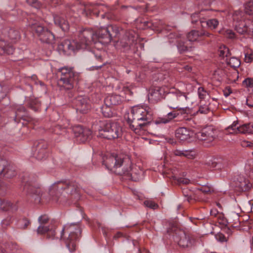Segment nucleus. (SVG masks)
Here are the masks:
<instances>
[{
    "label": "nucleus",
    "instance_id": "f257e3e1",
    "mask_svg": "<svg viewBox=\"0 0 253 253\" xmlns=\"http://www.w3.org/2000/svg\"><path fill=\"white\" fill-rule=\"evenodd\" d=\"M152 115L150 108L144 106H133L126 118L129 128L136 134H143L147 130Z\"/></svg>",
    "mask_w": 253,
    "mask_h": 253
},
{
    "label": "nucleus",
    "instance_id": "f03ea898",
    "mask_svg": "<svg viewBox=\"0 0 253 253\" xmlns=\"http://www.w3.org/2000/svg\"><path fill=\"white\" fill-rule=\"evenodd\" d=\"M50 194L59 198L66 195H70L72 199L78 201L81 197L80 188L75 181H59L55 182L50 189Z\"/></svg>",
    "mask_w": 253,
    "mask_h": 253
},
{
    "label": "nucleus",
    "instance_id": "7ed1b4c3",
    "mask_svg": "<svg viewBox=\"0 0 253 253\" xmlns=\"http://www.w3.org/2000/svg\"><path fill=\"white\" fill-rule=\"evenodd\" d=\"M92 39V33L91 31L84 29L79 33L78 40H64L59 45V48L62 50L64 53H69L80 49H85L90 45V41Z\"/></svg>",
    "mask_w": 253,
    "mask_h": 253
},
{
    "label": "nucleus",
    "instance_id": "20e7f679",
    "mask_svg": "<svg viewBox=\"0 0 253 253\" xmlns=\"http://www.w3.org/2000/svg\"><path fill=\"white\" fill-rule=\"evenodd\" d=\"M60 78L58 84L61 90H70L80 79V73L76 72L72 67H63L58 69Z\"/></svg>",
    "mask_w": 253,
    "mask_h": 253
},
{
    "label": "nucleus",
    "instance_id": "39448f33",
    "mask_svg": "<svg viewBox=\"0 0 253 253\" xmlns=\"http://www.w3.org/2000/svg\"><path fill=\"white\" fill-rule=\"evenodd\" d=\"M81 233V230L79 224H66L63 227L61 238L64 240L67 247L70 252H74L76 248V241Z\"/></svg>",
    "mask_w": 253,
    "mask_h": 253
},
{
    "label": "nucleus",
    "instance_id": "423d86ee",
    "mask_svg": "<svg viewBox=\"0 0 253 253\" xmlns=\"http://www.w3.org/2000/svg\"><path fill=\"white\" fill-rule=\"evenodd\" d=\"M103 163L108 169L119 175L126 173L130 169L128 167H126V163L130 164L128 158H123L114 154L107 157Z\"/></svg>",
    "mask_w": 253,
    "mask_h": 253
},
{
    "label": "nucleus",
    "instance_id": "0eeeda50",
    "mask_svg": "<svg viewBox=\"0 0 253 253\" xmlns=\"http://www.w3.org/2000/svg\"><path fill=\"white\" fill-rule=\"evenodd\" d=\"M123 130L121 125L117 122H108L99 131V135L109 140L118 138L122 135Z\"/></svg>",
    "mask_w": 253,
    "mask_h": 253
},
{
    "label": "nucleus",
    "instance_id": "6e6552de",
    "mask_svg": "<svg viewBox=\"0 0 253 253\" xmlns=\"http://www.w3.org/2000/svg\"><path fill=\"white\" fill-rule=\"evenodd\" d=\"M165 98L168 106L175 109L187 101V96L186 93L178 89L173 88L166 95Z\"/></svg>",
    "mask_w": 253,
    "mask_h": 253
},
{
    "label": "nucleus",
    "instance_id": "1a4fd4ad",
    "mask_svg": "<svg viewBox=\"0 0 253 253\" xmlns=\"http://www.w3.org/2000/svg\"><path fill=\"white\" fill-rule=\"evenodd\" d=\"M175 231L174 240L180 247L183 248H190L195 244L196 239L194 235L182 230Z\"/></svg>",
    "mask_w": 253,
    "mask_h": 253
},
{
    "label": "nucleus",
    "instance_id": "9d476101",
    "mask_svg": "<svg viewBox=\"0 0 253 253\" xmlns=\"http://www.w3.org/2000/svg\"><path fill=\"white\" fill-rule=\"evenodd\" d=\"M216 136V130L213 126H209L203 128L197 133V138L203 141V144L209 146L214 141Z\"/></svg>",
    "mask_w": 253,
    "mask_h": 253
},
{
    "label": "nucleus",
    "instance_id": "9b49d317",
    "mask_svg": "<svg viewBox=\"0 0 253 253\" xmlns=\"http://www.w3.org/2000/svg\"><path fill=\"white\" fill-rule=\"evenodd\" d=\"M88 30L92 33V39L90 41V44L92 42H96L97 41L103 44H107L111 42L113 38V34L110 33L107 27L100 28L96 33H94L92 30Z\"/></svg>",
    "mask_w": 253,
    "mask_h": 253
},
{
    "label": "nucleus",
    "instance_id": "f8f14e48",
    "mask_svg": "<svg viewBox=\"0 0 253 253\" xmlns=\"http://www.w3.org/2000/svg\"><path fill=\"white\" fill-rule=\"evenodd\" d=\"M136 39L137 37L133 35L132 32H128L122 40V46L126 50L130 49L133 53H135L138 48Z\"/></svg>",
    "mask_w": 253,
    "mask_h": 253
},
{
    "label": "nucleus",
    "instance_id": "ddd939ff",
    "mask_svg": "<svg viewBox=\"0 0 253 253\" xmlns=\"http://www.w3.org/2000/svg\"><path fill=\"white\" fill-rule=\"evenodd\" d=\"M235 27L236 31L240 34L248 36L253 35V21L251 19L235 24Z\"/></svg>",
    "mask_w": 253,
    "mask_h": 253
},
{
    "label": "nucleus",
    "instance_id": "4468645a",
    "mask_svg": "<svg viewBox=\"0 0 253 253\" xmlns=\"http://www.w3.org/2000/svg\"><path fill=\"white\" fill-rule=\"evenodd\" d=\"M0 175L7 178H10L16 175V171L13 167L9 165L8 162L0 159Z\"/></svg>",
    "mask_w": 253,
    "mask_h": 253
},
{
    "label": "nucleus",
    "instance_id": "2eb2a0df",
    "mask_svg": "<svg viewBox=\"0 0 253 253\" xmlns=\"http://www.w3.org/2000/svg\"><path fill=\"white\" fill-rule=\"evenodd\" d=\"M35 150L34 155L38 160H42L47 156L46 148L47 144L46 141L41 140L35 144Z\"/></svg>",
    "mask_w": 253,
    "mask_h": 253
},
{
    "label": "nucleus",
    "instance_id": "dca6fc26",
    "mask_svg": "<svg viewBox=\"0 0 253 253\" xmlns=\"http://www.w3.org/2000/svg\"><path fill=\"white\" fill-rule=\"evenodd\" d=\"M165 88L159 86H155L149 90V100L153 102H157L166 97Z\"/></svg>",
    "mask_w": 253,
    "mask_h": 253
},
{
    "label": "nucleus",
    "instance_id": "f3484780",
    "mask_svg": "<svg viewBox=\"0 0 253 253\" xmlns=\"http://www.w3.org/2000/svg\"><path fill=\"white\" fill-rule=\"evenodd\" d=\"M75 103L77 111L83 114L87 113L90 108L89 100L85 97L78 96L76 98Z\"/></svg>",
    "mask_w": 253,
    "mask_h": 253
},
{
    "label": "nucleus",
    "instance_id": "a211bd4d",
    "mask_svg": "<svg viewBox=\"0 0 253 253\" xmlns=\"http://www.w3.org/2000/svg\"><path fill=\"white\" fill-rule=\"evenodd\" d=\"M73 130L76 137L82 142H84L90 139L91 131L89 129L83 128L81 126H77L74 127Z\"/></svg>",
    "mask_w": 253,
    "mask_h": 253
},
{
    "label": "nucleus",
    "instance_id": "6ab92c4d",
    "mask_svg": "<svg viewBox=\"0 0 253 253\" xmlns=\"http://www.w3.org/2000/svg\"><path fill=\"white\" fill-rule=\"evenodd\" d=\"M141 24L142 29L152 28L153 30L162 31L164 30H168V27L166 26L164 23L161 20H156L155 21H144Z\"/></svg>",
    "mask_w": 253,
    "mask_h": 253
},
{
    "label": "nucleus",
    "instance_id": "aec40b11",
    "mask_svg": "<svg viewBox=\"0 0 253 253\" xmlns=\"http://www.w3.org/2000/svg\"><path fill=\"white\" fill-rule=\"evenodd\" d=\"M36 231L37 234L39 235H43L46 233V238L48 239H54L56 235L54 226L50 227L45 225H40Z\"/></svg>",
    "mask_w": 253,
    "mask_h": 253
},
{
    "label": "nucleus",
    "instance_id": "412c9836",
    "mask_svg": "<svg viewBox=\"0 0 253 253\" xmlns=\"http://www.w3.org/2000/svg\"><path fill=\"white\" fill-rule=\"evenodd\" d=\"M104 8L102 5L99 4H89L84 6V13L86 16L94 15L98 17L100 11H104Z\"/></svg>",
    "mask_w": 253,
    "mask_h": 253
},
{
    "label": "nucleus",
    "instance_id": "4be33fe9",
    "mask_svg": "<svg viewBox=\"0 0 253 253\" xmlns=\"http://www.w3.org/2000/svg\"><path fill=\"white\" fill-rule=\"evenodd\" d=\"M193 134L191 130L184 127H179L175 131V137L180 141H185L190 139Z\"/></svg>",
    "mask_w": 253,
    "mask_h": 253
},
{
    "label": "nucleus",
    "instance_id": "5701e85b",
    "mask_svg": "<svg viewBox=\"0 0 253 253\" xmlns=\"http://www.w3.org/2000/svg\"><path fill=\"white\" fill-rule=\"evenodd\" d=\"M26 109L23 105H19L16 107L15 117L14 120L17 123H20L21 120L25 122H29L30 118L27 115Z\"/></svg>",
    "mask_w": 253,
    "mask_h": 253
},
{
    "label": "nucleus",
    "instance_id": "b1692460",
    "mask_svg": "<svg viewBox=\"0 0 253 253\" xmlns=\"http://www.w3.org/2000/svg\"><path fill=\"white\" fill-rule=\"evenodd\" d=\"M24 190L27 192V194L32 197L35 201L40 202L41 192L40 188L27 183L24 186Z\"/></svg>",
    "mask_w": 253,
    "mask_h": 253
},
{
    "label": "nucleus",
    "instance_id": "393cba45",
    "mask_svg": "<svg viewBox=\"0 0 253 253\" xmlns=\"http://www.w3.org/2000/svg\"><path fill=\"white\" fill-rule=\"evenodd\" d=\"M211 170L220 169L228 166V163L226 160L222 159H214L206 163Z\"/></svg>",
    "mask_w": 253,
    "mask_h": 253
},
{
    "label": "nucleus",
    "instance_id": "a878e982",
    "mask_svg": "<svg viewBox=\"0 0 253 253\" xmlns=\"http://www.w3.org/2000/svg\"><path fill=\"white\" fill-rule=\"evenodd\" d=\"M204 36L210 37L212 35L205 31L192 30L188 34L187 39L190 42H195L200 40L202 37Z\"/></svg>",
    "mask_w": 253,
    "mask_h": 253
},
{
    "label": "nucleus",
    "instance_id": "bb28decb",
    "mask_svg": "<svg viewBox=\"0 0 253 253\" xmlns=\"http://www.w3.org/2000/svg\"><path fill=\"white\" fill-rule=\"evenodd\" d=\"M121 102V96L117 94L109 95L104 99L105 105L112 107L120 104Z\"/></svg>",
    "mask_w": 253,
    "mask_h": 253
},
{
    "label": "nucleus",
    "instance_id": "cd10ccee",
    "mask_svg": "<svg viewBox=\"0 0 253 253\" xmlns=\"http://www.w3.org/2000/svg\"><path fill=\"white\" fill-rule=\"evenodd\" d=\"M176 113V121H183V120H190L191 118H189L188 116V108L185 107H178L177 108H175Z\"/></svg>",
    "mask_w": 253,
    "mask_h": 253
},
{
    "label": "nucleus",
    "instance_id": "c85d7f7f",
    "mask_svg": "<svg viewBox=\"0 0 253 253\" xmlns=\"http://www.w3.org/2000/svg\"><path fill=\"white\" fill-rule=\"evenodd\" d=\"M14 49L12 45L8 43L3 40H0V54H11Z\"/></svg>",
    "mask_w": 253,
    "mask_h": 253
},
{
    "label": "nucleus",
    "instance_id": "c756f323",
    "mask_svg": "<svg viewBox=\"0 0 253 253\" xmlns=\"http://www.w3.org/2000/svg\"><path fill=\"white\" fill-rule=\"evenodd\" d=\"M29 27L33 32H34L37 35L39 38H40L41 35H42V33L47 30L37 21L30 23Z\"/></svg>",
    "mask_w": 253,
    "mask_h": 253
},
{
    "label": "nucleus",
    "instance_id": "7c9ffc66",
    "mask_svg": "<svg viewBox=\"0 0 253 253\" xmlns=\"http://www.w3.org/2000/svg\"><path fill=\"white\" fill-rule=\"evenodd\" d=\"M54 20L55 24L60 27L63 31H66L69 30V24L63 17L56 15L54 17Z\"/></svg>",
    "mask_w": 253,
    "mask_h": 253
},
{
    "label": "nucleus",
    "instance_id": "2f4dec72",
    "mask_svg": "<svg viewBox=\"0 0 253 253\" xmlns=\"http://www.w3.org/2000/svg\"><path fill=\"white\" fill-rule=\"evenodd\" d=\"M199 22L203 28L208 27L211 29H216L219 24L218 21L216 19L214 18L206 21L202 20L201 18H200Z\"/></svg>",
    "mask_w": 253,
    "mask_h": 253
},
{
    "label": "nucleus",
    "instance_id": "473e14b6",
    "mask_svg": "<svg viewBox=\"0 0 253 253\" xmlns=\"http://www.w3.org/2000/svg\"><path fill=\"white\" fill-rule=\"evenodd\" d=\"M174 119H176V113L175 111H173L169 113L166 116H164V117H160L157 118L155 121V123L156 124H167L170 122Z\"/></svg>",
    "mask_w": 253,
    "mask_h": 253
},
{
    "label": "nucleus",
    "instance_id": "72a5a7b5",
    "mask_svg": "<svg viewBox=\"0 0 253 253\" xmlns=\"http://www.w3.org/2000/svg\"><path fill=\"white\" fill-rule=\"evenodd\" d=\"M248 14L246 12H243L240 10H237L234 11L233 14V19L235 24H238L243 22L244 20L249 19L247 18Z\"/></svg>",
    "mask_w": 253,
    "mask_h": 253
},
{
    "label": "nucleus",
    "instance_id": "f704fd0d",
    "mask_svg": "<svg viewBox=\"0 0 253 253\" xmlns=\"http://www.w3.org/2000/svg\"><path fill=\"white\" fill-rule=\"evenodd\" d=\"M40 40L46 43H52L54 40V36L48 29L46 30L42 35H41Z\"/></svg>",
    "mask_w": 253,
    "mask_h": 253
},
{
    "label": "nucleus",
    "instance_id": "c9c22d12",
    "mask_svg": "<svg viewBox=\"0 0 253 253\" xmlns=\"http://www.w3.org/2000/svg\"><path fill=\"white\" fill-rule=\"evenodd\" d=\"M7 36L11 41V42H16L18 41L21 38L20 32L13 28H11L8 31Z\"/></svg>",
    "mask_w": 253,
    "mask_h": 253
},
{
    "label": "nucleus",
    "instance_id": "e433bc0d",
    "mask_svg": "<svg viewBox=\"0 0 253 253\" xmlns=\"http://www.w3.org/2000/svg\"><path fill=\"white\" fill-rule=\"evenodd\" d=\"M131 162H130V164L126 163V167H128L130 168L129 171L124 174L126 175H130L131 177V179L134 181H136L139 179V177H140V175L142 173V171H140L138 173H136L134 171V169H131Z\"/></svg>",
    "mask_w": 253,
    "mask_h": 253
},
{
    "label": "nucleus",
    "instance_id": "4c0bfd02",
    "mask_svg": "<svg viewBox=\"0 0 253 253\" xmlns=\"http://www.w3.org/2000/svg\"><path fill=\"white\" fill-rule=\"evenodd\" d=\"M240 133L253 134V123L244 124L240 126Z\"/></svg>",
    "mask_w": 253,
    "mask_h": 253
},
{
    "label": "nucleus",
    "instance_id": "58836bf2",
    "mask_svg": "<svg viewBox=\"0 0 253 253\" xmlns=\"http://www.w3.org/2000/svg\"><path fill=\"white\" fill-rule=\"evenodd\" d=\"M236 183V186L238 187L242 191L246 190L249 187L248 180H246L244 177H240Z\"/></svg>",
    "mask_w": 253,
    "mask_h": 253
},
{
    "label": "nucleus",
    "instance_id": "ea45409f",
    "mask_svg": "<svg viewBox=\"0 0 253 253\" xmlns=\"http://www.w3.org/2000/svg\"><path fill=\"white\" fill-rule=\"evenodd\" d=\"M28 104L29 107L35 111H38L41 106V102L36 98L29 99Z\"/></svg>",
    "mask_w": 253,
    "mask_h": 253
},
{
    "label": "nucleus",
    "instance_id": "a19ab883",
    "mask_svg": "<svg viewBox=\"0 0 253 253\" xmlns=\"http://www.w3.org/2000/svg\"><path fill=\"white\" fill-rule=\"evenodd\" d=\"M218 55L223 59H227L231 55L229 48L225 45H221L218 49Z\"/></svg>",
    "mask_w": 253,
    "mask_h": 253
},
{
    "label": "nucleus",
    "instance_id": "79ce46f5",
    "mask_svg": "<svg viewBox=\"0 0 253 253\" xmlns=\"http://www.w3.org/2000/svg\"><path fill=\"white\" fill-rule=\"evenodd\" d=\"M226 63L233 68H238L240 65V60L234 57H228L225 59Z\"/></svg>",
    "mask_w": 253,
    "mask_h": 253
},
{
    "label": "nucleus",
    "instance_id": "37998d69",
    "mask_svg": "<svg viewBox=\"0 0 253 253\" xmlns=\"http://www.w3.org/2000/svg\"><path fill=\"white\" fill-rule=\"evenodd\" d=\"M176 42L177 48L180 53L188 51L191 48V47L188 46L186 42H183L181 40H177Z\"/></svg>",
    "mask_w": 253,
    "mask_h": 253
},
{
    "label": "nucleus",
    "instance_id": "c03bdc74",
    "mask_svg": "<svg viewBox=\"0 0 253 253\" xmlns=\"http://www.w3.org/2000/svg\"><path fill=\"white\" fill-rule=\"evenodd\" d=\"M173 153L176 156H183L188 159H193L194 157L191 152L187 150H180L177 149L174 151Z\"/></svg>",
    "mask_w": 253,
    "mask_h": 253
},
{
    "label": "nucleus",
    "instance_id": "a18cd8bd",
    "mask_svg": "<svg viewBox=\"0 0 253 253\" xmlns=\"http://www.w3.org/2000/svg\"><path fill=\"white\" fill-rule=\"evenodd\" d=\"M12 209V204L8 200L0 199V209L7 211Z\"/></svg>",
    "mask_w": 253,
    "mask_h": 253
},
{
    "label": "nucleus",
    "instance_id": "49530a36",
    "mask_svg": "<svg viewBox=\"0 0 253 253\" xmlns=\"http://www.w3.org/2000/svg\"><path fill=\"white\" fill-rule=\"evenodd\" d=\"M238 78L239 74L236 70H234L233 72H230L227 75V79L229 84L235 83Z\"/></svg>",
    "mask_w": 253,
    "mask_h": 253
},
{
    "label": "nucleus",
    "instance_id": "de8ad7c7",
    "mask_svg": "<svg viewBox=\"0 0 253 253\" xmlns=\"http://www.w3.org/2000/svg\"><path fill=\"white\" fill-rule=\"evenodd\" d=\"M112 108V107L107 106L105 104L102 107V113L105 117L110 118L113 116Z\"/></svg>",
    "mask_w": 253,
    "mask_h": 253
},
{
    "label": "nucleus",
    "instance_id": "09e8293b",
    "mask_svg": "<svg viewBox=\"0 0 253 253\" xmlns=\"http://www.w3.org/2000/svg\"><path fill=\"white\" fill-rule=\"evenodd\" d=\"M228 220L232 223V226L234 227H238L240 223L239 217L235 214V215H228Z\"/></svg>",
    "mask_w": 253,
    "mask_h": 253
},
{
    "label": "nucleus",
    "instance_id": "8fccbe9b",
    "mask_svg": "<svg viewBox=\"0 0 253 253\" xmlns=\"http://www.w3.org/2000/svg\"><path fill=\"white\" fill-rule=\"evenodd\" d=\"M238 123L234 122L233 123L227 128V130L230 133H240L239 128L240 126H237Z\"/></svg>",
    "mask_w": 253,
    "mask_h": 253
},
{
    "label": "nucleus",
    "instance_id": "3c124183",
    "mask_svg": "<svg viewBox=\"0 0 253 253\" xmlns=\"http://www.w3.org/2000/svg\"><path fill=\"white\" fill-rule=\"evenodd\" d=\"M253 11V0L249 1L245 5V12L249 16L251 15Z\"/></svg>",
    "mask_w": 253,
    "mask_h": 253
},
{
    "label": "nucleus",
    "instance_id": "603ef678",
    "mask_svg": "<svg viewBox=\"0 0 253 253\" xmlns=\"http://www.w3.org/2000/svg\"><path fill=\"white\" fill-rule=\"evenodd\" d=\"M242 212V210L240 208V207L237 205L236 206H234L231 211L229 212L228 215H235V214L236 216H238L239 217L240 216V214Z\"/></svg>",
    "mask_w": 253,
    "mask_h": 253
},
{
    "label": "nucleus",
    "instance_id": "864d4df0",
    "mask_svg": "<svg viewBox=\"0 0 253 253\" xmlns=\"http://www.w3.org/2000/svg\"><path fill=\"white\" fill-rule=\"evenodd\" d=\"M242 84L246 87H253V78H247L242 82Z\"/></svg>",
    "mask_w": 253,
    "mask_h": 253
},
{
    "label": "nucleus",
    "instance_id": "5fc2aeb1",
    "mask_svg": "<svg viewBox=\"0 0 253 253\" xmlns=\"http://www.w3.org/2000/svg\"><path fill=\"white\" fill-rule=\"evenodd\" d=\"M244 60L246 63L253 61V50H250L245 54Z\"/></svg>",
    "mask_w": 253,
    "mask_h": 253
},
{
    "label": "nucleus",
    "instance_id": "6e6d98bb",
    "mask_svg": "<svg viewBox=\"0 0 253 253\" xmlns=\"http://www.w3.org/2000/svg\"><path fill=\"white\" fill-rule=\"evenodd\" d=\"M110 33L113 34V37H116L119 33V28L118 27L113 25H109L107 27Z\"/></svg>",
    "mask_w": 253,
    "mask_h": 253
},
{
    "label": "nucleus",
    "instance_id": "4d7b16f0",
    "mask_svg": "<svg viewBox=\"0 0 253 253\" xmlns=\"http://www.w3.org/2000/svg\"><path fill=\"white\" fill-rule=\"evenodd\" d=\"M12 222V218L11 216H7L1 221L2 227L4 228L9 226Z\"/></svg>",
    "mask_w": 253,
    "mask_h": 253
},
{
    "label": "nucleus",
    "instance_id": "13d9d810",
    "mask_svg": "<svg viewBox=\"0 0 253 253\" xmlns=\"http://www.w3.org/2000/svg\"><path fill=\"white\" fill-rule=\"evenodd\" d=\"M38 221L40 225H45L48 222L49 217L45 214L42 215L39 217Z\"/></svg>",
    "mask_w": 253,
    "mask_h": 253
},
{
    "label": "nucleus",
    "instance_id": "bf43d9fd",
    "mask_svg": "<svg viewBox=\"0 0 253 253\" xmlns=\"http://www.w3.org/2000/svg\"><path fill=\"white\" fill-rule=\"evenodd\" d=\"M144 204L147 207L152 209H156L158 207V205L152 201H145Z\"/></svg>",
    "mask_w": 253,
    "mask_h": 253
},
{
    "label": "nucleus",
    "instance_id": "052dcab7",
    "mask_svg": "<svg viewBox=\"0 0 253 253\" xmlns=\"http://www.w3.org/2000/svg\"><path fill=\"white\" fill-rule=\"evenodd\" d=\"M198 93L200 99H204L207 95V91L203 87H199Z\"/></svg>",
    "mask_w": 253,
    "mask_h": 253
},
{
    "label": "nucleus",
    "instance_id": "680f3d73",
    "mask_svg": "<svg viewBox=\"0 0 253 253\" xmlns=\"http://www.w3.org/2000/svg\"><path fill=\"white\" fill-rule=\"evenodd\" d=\"M6 87L0 84V101L6 96Z\"/></svg>",
    "mask_w": 253,
    "mask_h": 253
},
{
    "label": "nucleus",
    "instance_id": "e2e57ef3",
    "mask_svg": "<svg viewBox=\"0 0 253 253\" xmlns=\"http://www.w3.org/2000/svg\"><path fill=\"white\" fill-rule=\"evenodd\" d=\"M198 189L205 194H208L211 191V187L207 185L202 186L198 188Z\"/></svg>",
    "mask_w": 253,
    "mask_h": 253
},
{
    "label": "nucleus",
    "instance_id": "0e129e2a",
    "mask_svg": "<svg viewBox=\"0 0 253 253\" xmlns=\"http://www.w3.org/2000/svg\"><path fill=\"white\" fill-rule=\"evenodd\" d=\"M215 238L217 241L220 242H224L227 241L226 238L225 237L224 235L221 233L217 234L215 235Z\"/></svg>",
    "mask_w": 253,
    "mask_h": 253
},
{
    "label": "nucleus",
    "instance_id": "69168bd1",
    "mask_svg": "<svg viewBox=\"0 0 253 253\" xmlns=\"http://www.w3.org/2000/svg\"><path fill=\"white\" fill-rule=\"evenodd\" d=\"M201 15H202L201 13L193 14L191 15L192 23L196 24L198 22L199 18H200Z\"/></svg>",
    "mask_w": 253,
    "mask_h": 253
},
{
    "label": "nucleus",
    "instance_id": "338daca9",
    "mask_svg": "<svg viewBox=\"0 0 253 253\" xmlns=\"http://www.w3.org/2000/svg\"><path fill=\"white\" fill-rule=\"evenodd\" d=\"M32 80L34 82V84H40L41 86H44V84L41 81H39L38 79L36 76L33 75L31 77Z\"/></svg>",
    "mask_w": 253,
    "mask_h": 253
},
{
    "label": "nucleus",
    "instance_id": "774afa93",
    "mask_svg": "<svg viewBox=\"0 0 253 253\" xmlns=\"http://www.w3.org/2000/svg\"><path fill=\"white\" fill-rule=\"evenodd\" d=\"M246 104L250 108H253V97L250 96L246 99Z\"/></svg>",
    "mask_w": 253,
    "mask_h": 253
}]
</instances>
